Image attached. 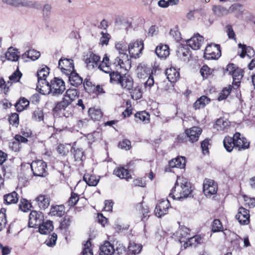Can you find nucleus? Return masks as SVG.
<instances>
[{
  "mask_svg": "<svg viewBox=\"0 0 255 255\" xmlns=\"http://www.w3.org/2000/svg\"><path fill=\"white\" fill-rule=\"evenodd\" d=\"M232 89V87L230 86L228 88H226L223 89L218 97V100L222 101L225 99L230 94Z\"/></svg>",
  "mask_w": 255,
  "mask_h": 255,
  "instance_id": "60",
  "label": "nucleus"
},
{
  "mask_svg": "<svg viewBox=\"0 0 255 255\" xmlns=\"http://www.w3.org/2000/svg\"><path fill=\"white\" fill-rule=\"evenodd\" d=\"M185 158L183 156H178L171 159L168 162V166L171 168H183L185 166Z\"/></svg>",
  "mask_w": 255,
  "mask_h": 255,
  "instance_id": "21",
  "label": "nucleus"
},
{
  "mask_svg": "<svg viewBox=\"0 0 255 255\" xmlns=\"http://www.w3.org/2000/svg\"><path fill=\"white\" fill-rule=\"evenodd\" d=\"M190 183L187 179L177 177L174 186L172 188L169 196L174 200L186 198L191 193Z\"/></svg>",
  "mask_w": 255,
  "mask_h": 255,
  "instance_id": "1",
  "label": "nucleus"
},
{
  "mask_svg": "<svg viewBox=\"0 0 255 255\" xmlns=\"http://www.w3.org/2000/svg\"><path fill=\"white\" fill-rule=\"evenodd\" d=\"M50 83L45 79L38 80L37 85V90L43 95L49 94L50 93Z\"/></svg>",
  "mask_w": 255,
  "mask_h": 255,
  "instance_id": "18",
  "label": "nucleus"
},
{
  "mask_svg": "<svg viewBox=\"0 0 255 255\" xmlns=\"http://www.w3.org/2000/svg\"><path fill=\"white\" fill-rule=\"evenodd\" d=\"M115 48L119 52V55L127 54V46L123 42H119L117 43Z\"/></svg>",
  "mask_w": 255,
  "mask_h": 255,
  "instance_id": "50",
  "label": "nucleus"
},
{
  "mask_svg": "<svg viewBox=\"0 0 255 255\" xmlns=\"http://www.w3.org/2000/svg\"><path fill=\"white\" fill-rule=\"evenodd\" d=\"M177 55L179 58L185 60L190 55V50L186 46H181L177 50Z\"/></svg>",
  "mask_w": 255,
  "mask_h": 255,
  "instance_id": "45",
  "label": "nucleus"
},
{
  "mask_svg": "<svg viewBox=\"0 0 255 255\" xmlns=\"http://www.w3.org/2000/svg\"><path fill=\"white\" fill-rule=\"evenodd\" d=\"M223 227L221 221L219 220L215 219L212 224V231L217 232L221 231Z\"/></svg>",
  "mask_w": 255,
  "mask_h": 255,
  "instance_id": "59",
  "label": "nucleus"
},
{
  "mask_svg": "<svg viewBox=\"0 0 255 255\" xmlns=\"http://www.w3.org/2000/svg\"><path fill=\"white\" fill-rule=\"evenodd\" d=\"M230 123L224 118H220L216 121L214 128L218 130H224L230 126Z\"/></svg>",
  "mask_w": 255,
  "mask_h": 255,
  "instance_id": "34",
  "label": "nucleus"
},
{
  "mask_svg": "<svg viewBox=\"0 0 255 255\" xmlns=\"http://www.w3.org/2000/svg\"><path fill=\"white\" fill-rule=\"evenodd\" d=\"M120 84L122 87L127 90H131L133 85V81L129 75H123Z\"/></svg>",
  "mask_w": 255,
  "mask_h": 255,
  "instance_id": "20",
  "label": "nucleus"
},
{
  "mask_svg": "<svg viewBox=\"0 0 255 255\" xmlns=\"http://www.w3.org/2000/svg\"><path fill=\"white\" fill-rule=\"evenodd\" d=\"M224 146L228 152H231L233 148H235L234 137L226 136L223 140Z\"/></svg>",
  "mask_w": 255,
  "mask_h": 255,
  "instance_id": "39",
  "label": "nucleus"
},
{
  "mask_svg": "<svg viewBox=\"0 0 255 255\" xmlns=\"http://www.w3.org/2000/svg\"><path fill=\"white\" fill-rule=\"evenodd\" d=\"M141 244L130 243L128 247V255H135L139 253L142 249Z\"/></svg>",
  "mask_w": 255,
  "mask_h": 255,
  "instance_id": "40",
  "label": "nucleus"
},
{
  "mask_svg": "<svg viewBox=\"0 0 255 255\" xmlns=\"http://www.w3.org/2000/svg\"><path fill=\"white\" fill-rule=\"evenodd\" d=\"M2 1L4 3L14 6H25L38 8L40 6L36 2L28 0H2Z\"/></svg>",
  "mask_w": 255,
  "mask_h": 255,
  "instance_id": "8",
  "label": "nucleus"
},
{
  "mask_svg": "<svg viewBox=\"0 0 255 255\" xmlns=\"http://www.w3.org/2000/svg\"><path fill=\"white\" fill-rule=\"evenodd\" d=\"M35 200L41 209H45L50 205V198L47 195H40Z\"/></svg>",
  "mask_w": 255,
  "mask_h": 255,
  "instance_id": "25",
  "label": "nucleus"
},
{
  "mask_svg": "<svg viewBox=\"0 0 255 255\" xmlns=\"http://www.w3.org/2000/svg\"><path fill=\"white\" fill-rule=\"evenodd\" d=\"M29 105V102L25 98H21L15 104V107L18 112H22Z\"/></svg>",
  "mask_w": 255,
  "mask_h": 255,
  "instance_id": "44",
  "label": "nucleus"
},
{
  "mask_svg": "<svg viewBox=\"0 0 255 255\" xmlns=\"http://www.w3.org/2000/svg\"><path fill=\"white\" fill-rule=\"evenodd\" d=\"M78 92L76 89H69L66 91V94L64 96L72 102L78 97Z\"/></svg>",
  "mask_w": 255,
  "mask_h": 255,
  "instance_id": "48",
  "label": "nucleus"
},
{
  "mask_svg": "<svg viewBox=\"0 0 255 255\" xmlns=\"http://www.w3.org/2000/svg\"><path fill=\"white\" fill-rule=\"evenodd\" d=\"M238 46L242 49V52L240 54L241 58H244L246 55L251 58L255 54L253 48L250 46H247L246 45H242L241 43L238 44Z\"/></svg>",
  "mask_w": 255,
  "mask_h": 255,
  "instance_id": "30",
  "label": "nucleus"
},
{
  "mask_svg": "<svg viewBox=\"0 0 255 255\" xmlns=\"http://www.w3.org/2000/svg\"><path fill=\"white\" fill-rule=\"evenodd\" d=\"M44 219L43 214L40 212L32 211L29 215L28 226L37 228L42 223Z\"/></svg>",
  "mask_w": 255,
  "mask_h": 255,
  "instance_id": "9",
  "label": "nucleus"
},
{
  "mask_svg": "<svg viewBox=\"0 0 255 255\" xmlns=\"http://www.w3.org/2000/svg\"><path fill=\"white\" fill-rule=\"evenodd\" d=\"M89 115L94 121H99L102 117V113L99 109L90 108L89 110Z\"/></svg>",
  "mask_w": 255,
  "mask_h": 255,
  "instance_id": "47",
  "label": "nucleus"
},
{
  "mask_svg": "<svg viewBox=\"0 0 255 255\" xmlns=\"http://www.w3.org/2000/svg\"><path fill=\"white\" fill-rule=\"evenodd\" d=\"M40 56V52L34 49H30L25 52L22 55V58L25 59L29 58V59L34 61L39 58Z\"/></svg>",
  "mask_w": 255,
  "mask_h": 255,
  "instance_id": "38",
  "label": "nucleus"
},
{
  "mask_svg": "<svg viewBox=\"0 0 255 255\" xmlns=\"http://www.w3.org/2000/svg\"><path fill=\"white\" fill-rule=\"evenodd\" d=\"M217 185L212 180L205 179L203 183V192L204 194L208 197L215 194L217 191Z\"/></svg>",
  "mask_w": 255,
  "mask_h": 255,
  "instance_id": "10",
  "label": "nucleus"
},
{
  "mask_svg": "<svg viewBox=\"0 0 255 255\" xmlns=\"http://www.w3.org/2000/svg\"><path fill=\"white\" fill-rule=\"evenodd\" d=\"M221 55V51L219 45L209 44L205 49L204 57L206 59H216L219 58Z\"/></svg>",
  "mask_w": 255,
  "mask_h": 255,
  "instance_id": "2",
  "label": "nucleus"
},
{
  "mask_svg": "<svg viewBox=\"0 0 255 255\" xmlns=\"http://www.w3.org/2000/svg\"><path fill=\"white\" fill-rule=\"evenodd\" d=\"M69 145L60 144L57 148V150L59 154L65 155L69 152Z\"/></svg>",
  "mask_w": 255,
  "mask_h": 255,
  "instance_id": "61",
  "label": "nucleus"
},
{
  "mask_svg": "<svg viewBox=\"0 0 255 255\" xmlns=\"http://www.w3.org/2000/svg\"><path fill=\"white\" fill-rule=\"evenodd\" d=\"M213 11L216 15L219 16H222L224 14H227L228 13V10L220 5L214 6L213 7Z\"/></svg>",
  "mask_w": 255,
  "mask_h": 255,
  "instance_id": "53",
  "label": "nucleus"
},
{
  "mask_svg": "<svg viewBox=\"0 0 255 255\" xmlns=\"http://www.w3.org/2000/svg\"><path fill=\"white\" fill-rule=\"evenodd\" d=\"M83 180L89 186H95L99 181V178L95 175L85 173L83 176Z\"/></svg>",
  "mask_w": 255,
  "mask_h": 255,
  "instance_id": "36",
  "label": "nucleus"
},
{
  "mask_svg": "<svg viewBox=\"0 0 255 255\" xmlns=\"http://www.w3.org/2000/svg\"><path fill=\"white\" fill-rule=\"evenodd\" d=\"M21 76V73L17 70L9 77V80L13 82H17L19 81Z\"/></svg>",
  "mask_w": 255,
  "mask_h": 255,
  "instance_id": "64",
  "label": "nucleus"
},
{
  "mask_svg": "<svg viewBox=\"0 0 255 255\" xmlns=\"http://www.w3.org/2000/svg\"><path fill=\"white\" fill-rule=\"evenodd\" d=\"M32 118L36 121H41L44 119V114L42 111L39 109H37L33 112Z\"/></svg>",
  "mask_w": 255,
  "mask_h": 255,
  "instance_id": "58",
  "label": "nucleus"
},
{
  "mask_svg": "<svg viewBox=\"0 0 255 255\" xmlns=\"http://www.w3.org/2000/svg\"><path fill=\"white\" fill-rule=\"evenodd\" d=\"M5 55L6 59L11 61H16L19 58L17 50L12 47H9L7 49Z\"/></svg>",
  "mask_w": 255,
  "mask_h": 255,
  "instance_id": "41",
  "label": "nucleus"
},
{
  "mask_svg": "<svg viewBox=\"0 0 255 255\" xmlns=\"http://www.w3.org/2000/svg\"><path fill=\"white\" fill-rule=\"evenodd\" d=\"M19 209L23 212H26L31 207L30 204L26 200L23 199L20 200L19 205Z\"/></svg>",
  "mask_w": 255,
  "mask_h": 255,
  "instance_id": "62",
  "label": "nucleus"
},
{
  "mask_svg": "<svg viewBox=\"0 0 255 255\" xmlns=\"http://www.w3.org/2000/svg\"><path fill=\"white\" fill-rule=\"evenodd\" d=\"M116 250L114 246L109 242H106L100 248V255H112Z\"/></svg>",
  "mask_w": 255,
  "mask_h": 255,
  "instance_id": "24",
  "label": "nucleus"
},
{
  "mask_svg": "<svg viewBox=\"0 0 255 255\" xmlns=\"http://www.w3.org/2000/svg\"><path fill=\"white\" fill-rule=\"evenodd\" d=\"M30 166L34 175L42 177L46 175L47 164L43 160H37L34 161L31 163Z\"/></svg>",
  "mask_w": 255,
  "mask_h": 255,
  "instance_id": "5",
  "label": "nucleus"
},
{
  "mask_svg": "<svg viewBox=\"0 0 255 255\" xmlns=\"http://www.w3.org/2000/svg\"><path fill=\"white\" fill-rule=\"evenodd\" d=\"M79 199V195L74 192H72L71 196L67 202V204L69 207L74 206Z\"/></svg>",
  "mask_w": 255,
  "mask_h": 255,
  "instance_id": "57",
  "label": "nucleus"
},
{
  "mask_svg": "<svg viewBox=\"0 0 255 255\" xmlns=\"http://www.w3.org/2000/svg\"><path fill=\"white\" fill-rule=\"evenodd\" d=\"M64 82L61 79L55 78L50 82V93L53 96L62 94L65 90Z\"/></svg>",
  "mask_w": 255,
  "mask_h": 255,
  "instance_id": "4",
  "label": "nucleus"
},
{
  "mask_svg": "<svg viewBox=\"0 0 255 255\" xmlns=\"http://www.w3.org/2000/svg\"><path fill=\"white\" fill-rule=\"evenodd\" d=\"M235 148L238 150H245L250 146V142L244 136H241L239 132H236L234 135Z\"/></svg>",
  "mask_w": 255,
  "mask_h": 255,
  "instance_id": "11",
  "label": "nucleus"
},
{
  "mask_svg": "<svg viewBox=\"0 0 255 255\" xmlns=\"http://www.w3.org/2000/svg\"><path fill=\"white\" fill-rule=\"evenodd\" d=\"M204 42V38L199 34L194 35L187 41V43L193 50L200 49Z\"/></svg>",
  "mask_w": 255,
  "mask_h": 255,
  "instance_id": "15",
  "label": "nucleus"
},
{
  "mask_svg": "<svg viewBox=\"0 0 255 255\" xmlns=\"http://www.w3.org/2000/svg\"><path fill=\"white\" fill-rule=\"evenodd\" d=\"M65 213L64 206L63 205H56L52 206L50 209V214L52 216L61 217Z\"/></svg>",
  "mask_w": 255,
  "mask_h": 255,
  "instance_id": "43",
  "label": "nucleus"
},
{
  "mask_svg": "<svg viewBox=\"0 0 255 255\" xmlns=\"http://www.w3.org/2000/svg\"><path fill=\"white\" fill-rule=\"evenodd\" d=\"M114 174L121 179L128 180V179L131 178V176L128 170L123 167H117L114 171Z\"/></svg>",
  "mask_w": 255,
  "mask_h": 255,
  "instance_id": "26",
  "label": "nucleus"
},
{
  "mask_svg": "<svg viewBox=\"0 0 255 255\" xmlns=\"http://www.w3.org/2000/svg\"><path fill=\"white\" fill-rule=\"evenodd\" d=\"M113 65L117 70L123 69L128 70L130 67V61L128 54L119 55L113 62Z\"/></svg>",
  "mask_w": 255,
  "mask_h": 255,
  "instance_id": "7",
  "label": "nucleus"
},
{
  "mask_svg": "<svg viewBox=\"0 0 255 255\" xmlns=\"http://www.w3.org/2000/svg\"><path fill=\"white\" fill-rule=\"evenodd\" d=\"M155 53L160 58H166L169 55V47L167 45H159L156 47Z\"/></svg>",
  "mask_w": 255,
  "mask_h": 255,
  "instance_id": "28",
  "label": "nucleus"
},
{
  "mask_svg": "<svg viewBox=\"0 0 255 255\" xmlns=\"http://www.w3.org/2000/svg\"><path fill=\"white\" fill-rule=\"evenodd\" d=\"M190 230L185 226H181L174 233V236L178 239L180 243H184L187 240L189 236Z\"/></svg>",
  "mask_w": 255,
  "mask_h": 255,
  "instance_id": "16",
  "label": "nucleus"
},
{
  "mask_svg": "<svg viewBox=\"0 0 255 255\" xmlns=\"http://www.w3.org/2000/svg\"><path fill=\"white\" fill-rule=\"evenodd\" d=\"M244 10V6L239 3H235L229 8L228 12L234 13L237 16L242 14Z\"/></svg>",
  "mask_w": 255,
  "mask_h": 255,
  "instance_id": "46",
  "label": "nucleus"
},
{
  "mask_svg": "<svg viewBox=\"0 0 255 255\" xmlns=\"http://www.w3.org/2000/svg\"><path fill=\"white\" fill-rule=\"evenodd\" d=\"M203 241V239L198 235H196L192 237L189 236L187 240L184 244V247L186 248L189 246H196L197 245L201 244Z\"/></svg>",
  "mask_w": 255,
  "mask_h": 255,
  "instance_id": "27",
  "label": "nucleus"
},
{
  "mask_svg": "<svg viewBox=\"0 0 255 255\" xmlns=\"http://www.w3.org/2000/svg\"><path fill=\"white\" fill-rule=\"evenodd\" d=\"M58 68L66 75H69L74 71L73 60L71 59L61 58L58 62Z\"/></svg>",
  "mask_w": 255,
  "mask_h": 255,
  "instance_id": "6",
  "label": "nucleus"
},
{
  "mask_svg": "<svg viewBox=\"0 0 255 255\" xmlns=\"http://www.w3.org/2000/svg\"><path fill=\"white\" fill-rule=\"evenodd\" d=\"M4 202L6 204H15L18 200L17 193L13 191L10 193L5 195L3 197Z\"/></svg>",
  "mask_w": 255,
  "mask_h": 255,
  "instance_id": "37",
  "label": "nucleus"
},
{
  "mask_svg": "<svg viewBox=\"0 0 255 255\" xmlns=\"http://www.w3.org/2000/svg\"><path fill=\"white\" fill-rule=\"evenodd\" d=\"M136 122L140 123L143 122L144 124L148 123L149 122V115L145 111H142L136 113L134 115Z\"/></svg>",
  "mask_w": 255,
  "mask_h": 255,
  "instance_id": "32",
  "label": "nucleus"
},
{
  "mask_svg": "<svg viewBox=\"0 0 255 255\" xmlns=\"http://www.w3.org/2000/svg\"><path fill=\"white\" fill-rule=\"evenodd\" d=\"M49 73V69L47 67L42 68L40 70L38 71L37 75L38 80L45 79Z\"/></svg>",
  "mask_w": 255,
  "mask_h": 255,
  "instance_id": "56",
  "label": "nucleus"
},
{
  "mask_svg": "<svg viewBox=\"0 0 255 255\" xmlns=\"http://www.w3.org/2000/svg\"><path fill=\"white\" fill-rule=\"evenodd\" d=\"M170 206V203L168 199L162 200L155 207L154 210L155 215L158 217H161L166 214Z\"/></svg>",
  "mask_w": 255,
  "mask_h": 255,
  "instance_id": "12",
  "label": "nucleus"
},
{
  "mask_svg": "<svg viewBox=\"0 0 255 255\" xmlns=\"http://www.w3.org/2000/svg\"><path fill=\"white\" fill-rule=\"evenodd\" d=\"M201 132V129L196 127H192L185 131L186 134L189 137V141L191 142L197 141Z\"/></svg>",
  "mask_w": 255,
  "mask_h": 255,
  "instance_id": "17",
  "label": "nucleus"
},
{
  "mask_svg": "<svg viewBox=\"0 0 255 255\" xmlns=\"http://www.w3.org/2000/svg\"><path fill=\"white\" fill-rule=\"evenodd\" d=\"M131 98L135 100H137L142 97V91L140 87H135L130 92Z\"/></svg>",
  "mask_w": 255,
  "mask_h": 255,
  "instance_id": "55",
  "label": "nucleus"
},
{
  "mask_svg": "<svg viewBox=\"0 0 255 255\" xmlns=\"http://www.w3.org/2000/svg\"><path fill=\"white\" fill-rule=\"evenodd\" d=\"M71 103L72 102L70 100L67 99L64 96L62 100L56 105L54 110L56 112L65 110Z\"/></svg>",
  "mask_w": 255,
  "mask_h": 255,
  "instance_id": "42",
  "label": "nucleus"
},
{
  "mask_svg": "<svg viewBox=\"0 0 255 255\" xmlns=\"http://www.w3.org/2000/svg\"><path fill=\"white\" fill-rule=\"evenodd\" d=\"M137 76L138 78L144 79L150 74V69L144 64H140L136 70Z\"/></svg>",
  "mask_w": 255,
  "mask_h": 255,
  "instance_id": "23",
  "label": "nucleus"
},
{
  "mask_svg": "<svg viewBox=\"0 0 255 255\" xmlns=\"http://www.w3.org/2000/svg\"><path fill=\"white\" fill-rule=\"evenodd\" d=\"M233 79V85L237 88L240 85L241 80L242 79L243 75V71L242 69L237 68L236 70L232 74Z\"/></svg>",
  "mask_w": 255,
  "mask_h": 255,
  "instance_id": "33",
  "label": "nucleus"
},
{
  "mask_svg": "<svg viewBox=\"0 0 255 255\" xmlns=\"http://www.w3.org/2000/svg\"><path fill=\"white\" fill-rule=\"evenodd\" d=\"M165 74L168 80L172 83L176 82L180 77L179 72L173 67L167 69Z\"/></svg>",
  "mask_w": 255,
  "mask_h": 255,
  "instance_id": "19",
  "label": "nucleus"
},
{
  "mask_svg": "<svg viewBox=\"0 0 255 255\" xmlns=\"http://www.w3.org/2000/svg\"><path fill=\"white\" fill-rule=\"evenodd\" d=\"M68 76L69 82L72 85L75 87H78L82 84L83 80L77 73L73 71Z\"/></svg>",
  "mask_w": 255,
  "mask_h": 255,
  "instance_id": "31",
  "label": "nucleus"
},
{
  "mask_svg": "<svg viewBox=\"0 0 255 255\" xmlns=\"http://www.w3.org/2000/svg\"><path fill=\"white\" fill-rule=\"evenodd\" d=\"M82 254L83 255H93L92 244L90 240L87 241L84 244Z\"/></svg>",
  "mask_w": 255,
  "mask_h": 255,
  "instance_id": "52",
  "label": "nucleus"
},
{
  "mask_svg": "<svg viewBox=\"0 0 255 255\" xmlns=\"http://www.w3.org/2000/svg\"><path fill=\"white\" fill-rule=\"evenodd\" d=\"M102 35L100 40V43L102 45H107L110 40V35L107 33L102 31L101 32Z\"/></svg>",
  "mask_w": 255,
  "mask_h": 255,
  "instance_id": "63",
  "label": "nucleus"
},
{
  "mask_svg": "<svg viewBox=\"0 0 255 255\" xmlns=\"http://www.w3.org/2000/svg\"><path fill=\"white\" fill-rule=\"evenodd\" d=\"M37 227L39 228V232L41 234H47L51 232L53 229L52 222L47 221L42 223Z\"/></svg>",
  "mask_w": 255,
  "mask_h": 255,
  "instance_id": "29",
  "label": "nucleus"
},
{
  "mask_svg": "<svg viewBox=\"0 0 255 255\" xmlns=\"http://www.w3.org/2000/svg\"><path fill=\"white\" fill-rule=\"evenodd\" d=\"M110 76V82L113 83L120 84L122 79V76L119 73L112 71L109 73Z\"/></svg>",
  "mask_w": 255,
  "mask_h": 255,
  "instance_id": "51",
  "label": "nucleus"
},
{
  "mask_svg": "<svg viewBox=\"0 0 255 255\" xmlns=\"http://www.w3.org/2000/svg\"><path fill=\"white\" fill-rule=\"evenodd\" d=\"M143 49V44L141 41L131 42L128 45V52L132 58H136L138 57Z\"/></svg>",
  "mask_w": 255,
  "mask_h": 255,
  "instance_id": "13",
  "label": "nucleus"
},
{
  "mask_svg": "<svg viewBox=\"0 0 255 255\" xmlns=\"http://www.w3.org/2000/svg\"><path fill=\"white\" fill-rule=\"evenodd\" d=\"M83 60L89 70H93L98 68V63L100 61V57L89 51L84 56Z\"/></svg>",
  "mask_w": 255,
  "mask_h": 255,
  "instance_id": "3",
  "label": "nucleus"
},
{
  "mask_svg": "<svg viewBox=\"0 0 255 255\" xmlns=\"http://www.w3.org/2000/svg\"><path fill=\"white\" fill-rule=\"evenodd\" d=\"M210 102V99L207 96H202L196 100L193 105L195 109L203 108L205 106Z\"/></svg>",
  "mask_w": 255,
  "mask_h": 255,
  "instance_id": "35",
  "label": "nucleus"
},
{
  "mask_svg": "<svg viewBox=\"0 0 255 255\" xmlns=\"http://www.w3.org/2000/svg\"><path fill=\"white\" fill-rule=\"evenodd\" d=\"M111 65L110 63L109 58L107 55H105L101 62L98 63L97 69L104 72L105 73H109L112 71Z\"/></svg>",
  "mask_w": 255,
  "mask_h": 255,
  "instance_id": "22",
  "label": "nucleus"
},
{
  "mask_svg": "<svg viewBox=\"0 0 255 255\" xmlns=\"http://www.w3.org/2000/svg\"><path fill=\"white\" fill-rule=\"evenodd\" d=\"M72 150L75 160L82 161L84 156V152L82 149L72 148Z\"/></svg>",
  "mask_w": 255,
  "mask_h": 255,
  "instance_id": "54",
  "label": "nucleus"
},
{
  "mask_svg": "<svg viewBox=\"0 0 255 255\" xmlns=\"http://www.w3.org/2000/svg\"><path fill=\"white\" fill-rule=\"evenodd\" d=\"M72 221V219L71 217L68 216L64 217L60 223V229L66 230L70 227Z\"/></svg>",
  "mask_w": 255,
  "mask_h": 255,
  "instance_id": "49",
  "label": "nucleus"
},
{
  "mask_svg": "<svg viewBox=\"0 0 255 255\" xmlns=\"http://www.w3.org/2000/svg\"><path fill=\"white\" fill-rule=\"evenodd\" d=\"M236 218L242 225H248L250 223L249 211L243 207L239 208Z\"/></svg>",
  "mask_w": 255,
  "mask_h": 255,
  "instance_id": "14",
  "label": "nucleus"
}]
</instances>
